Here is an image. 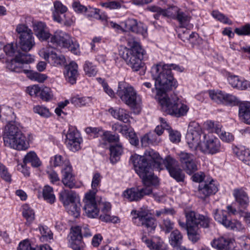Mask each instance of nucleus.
<instances>
[{"label":"nucleus","mask_w":250,"mask_h":250,"mask_svg":"<svg viewBox=\"0 0 250 250\" xmlns=\"http://www.w3.org/2000/svg\"><path fill=\"white\" fill-rule=\"evenodd\" d=\"M171 70L182 72L184 68L176 63H155L152 66L151 74L155 80L157 91L155 98L164 112L176 117H180L187 115L189 107L176 95L169 97L166 94L167 91L178 86Z\"/></svg>","instance_id":"f257e3e1"},{"label":"nucleus","mask_w":250,"mask_h":250,"mask_svg":"<svg viewBox=\"0 0 250 250\" xmlns=\"http://www.w3.org/2000/svg\"><path fill=\"white\" fill-rule=\"evenodd\" d=\"M130 160L133 165L136 173L142 179L145 187L141 189H127L123 192V196L130 201H138L144 196L152 193V189L151 187L156 185L158 183V180L154 176L152 168L144 154L142 156L137 154H133L130 157Z\"/></svg>","instance_id":"f03ea898"},{"label":"nucleus","mask_w":250,"mask_h":250,"mask_svg":"<svg viewBox=\"0 0 250 250\" xmlns=\"http://www.w3.org/2000/svg\"><path fill=\"white\" fill-rule=\"evenodd\" d=\"M144 155L151 167L160 170L165 167L168 170L170 175L176 181H183L185 174L178 167V162L170 156L167 157L163 160L159 154L153 149L146 150Z\"/></svg>","instance_id":"7ed1b4c3"},{"label":"nucleus","mask_w":250,"mask_h":250,"mask_svg":"<svg viewBox=\"0 0 250 250\" xmlns=\"http://www.w3.org/2000/svg\"><path fill=\"white\" fill-rule=\"evenodd\" d=\"M3 141L6 146L18 150H25L29 146V139L15 125L8 124L5 126Z\"/></svg>","instance_id":"20e7f679"},{"label":"nucleus","mask_w":250,"mask_h":250,"mask_svg":"<svg viewBox=\"0 0 250 250\" xmlns=\"http://www.w3.org/2000/svg\"><path fill=\"white\" fill-rule=\"evenodd\" d=\"M50 42L56 47L68 49L72 54L79 56L81 54L80 45L75 40L62 30L56 31L50 38Z\"/></svg>","instance_id":"39448f33"},{"label":"nucleus","mask_w":250,"mask_h":250,"mask_svg":"<svg viewBox=\"0 0 250 250\" xmlns=\"http://www.w3.org/2000/svg\"><path fill=\"white\" fill-rule=\"evenodd\" d=\"M54 10L52 12V18L56 21L66 27L74 26L76 18L70 12H66L67 8L60 1L54 3Z\"/></svg>","instance_id":"423d86ee"},{"label":"nucleus","mask_w":250,"mask_h":250,"mask_svg":"<svg viewBox=\"0 0 250 250\" xmlns=\"http://www.w3.org/2000/svg\"><path fill=\"white\" fill-rule=\"evenodd\" d=\"M16 32L19 39V46L22 51H30L35 46V42L33 33L31 29L25 24L17 25Z\"/></svg>","instance_id":"0eeeda50"},{"label":"nucleus","mask_w":250,"mask_h":250,"mask_svg":"<svg viewBox=\"0 0 250 250\" xmlns=\"http://www.w3.org/2000/svg\"><path fill=\"white\" fill-rule=\"evenodd\" d=\"M137 214L133 218V222L137 226H142L149 232L154 231L157 226L155 220L152 217V213L147 207L141 208L138 211H132L131 213Z\"/></svg>","instance_id":"6e6552de"},{"label":"nucleus","mask_w":250,"mask_h":250,"mask_svg":"<svg viewBox=\"0 0 250 250\" xmlns=\"http://www.w3.org/2000/svg\"><path fill=\"white\" fill-rule=\"evenodd\" d=\"M129 44L130 48L123 52L122 58L126 62H142L146 56L145 50L136 41L129 42Z\"/></svg>","instance_id":"1a4fd4ad"},{"label":"nucleus","mask_w":250,"mask_h":250,"mask_svg":"<svg viewBox=\"0 0 250 250\" xmlns=\"http://www.w3.org/2000/svg\"><path fill=\"white\" fill-rule=\"evenodd\" d=\"M202 131L200 126L195 122L190 123L188 127L186 139L189 147L193 150L199 149L202 140Z\"/></svg>","instance_id":"9d476101"},{"label":"nucleus","mask_w":250,"mask_h":250,"mask_svg":"<svg viewBox=\"0 0 250 250\" xmlns=\"http://www.w3.org/2000/svg\"><path fill=\"white\" fill-rule=\"evenodd\" d=\"M117 95L123 102L131 107H134L138 104L140 98L137 96L136 91L130 85H124L119 83Z\"/></svg>","instance_id":"9b49d317"},{"label":"nucleus","mask_w":250,"mask_h":250,"mask_svg":"<svg viewBox=\"0 0 250 250\" xmlns=\"http://www.w3.org/2000/svg\"><path fill=\"white\" fill-rule=\"evenodd\" d=\"M202 143L199 149L206 154L213 155L222 151L221 144L219 140L208 134H203Z\"/></svg>","instance_id":"f8f14e48"},{"label":"nucleus","mask_w":250,"mask_h":250,"mask_svg":"<svg viewBox=\"0 0 250 250\" xmlns=\"http://www.w3.org/2000/svg\"><path fill=\"white\" fill-rule=\"evenodd\" d=\"M3 50L6 55L14 57L10 62H34V56L27 53H22L20 50H17V44L13 43L7 44L3 47ZM5 62H9L6 61Z\"/></svg>","instance_id":"ddd939ff"},{"label":"nucleus","mask_w":250,"mask_h":250,"mask_svg":"<svg viewBox=\"0 0 250 250\" xmlns=\"http://www.w3.org/2000/svg\"><path fill=\"white\" fill-rule=\"evenodd\" d=\"M83 210L85 215L91 218L98 217L99 215V208L95 200V195L86 193L83 199Z\"/></svg>","instance_id":"4468645a"},{"label":"nucleus","mask_w":250,"mask_h":250,"mask_svg":"<svg viewBox=\"0 0 250 250\" xmlns=\"http://www.w3.org/2000/svg\"><path fill=\"white\" fill-rule=\"evenodd\" d=\"M205 125L208 130L216 133L222 141L226 143L233 141L234 136L231 133L223 130L222 126L219 123L207 121L205 123Z\"/></svg>","instance_id":"2eb2a0df"},{"label":"nucleus","mask_w":250,"mask_h":250,"mask_svg":"<svg viewBox=\"0 0 250 250\" xmlns=\"http://www.w3.org/2000/svg\"><path fill=\"white\" fill-rule=\"evenodd\" d=\"M178 159L181 166L188 174H192L198 169L194 156L185 151L178 154Z\"/></svg>","instance_id":"dca6fc26"},{"label":"nucleus","mask_w":250,"mask_h":250,"mask_svg":"<svg viewBox=\"0 0 250 250\" xmlns=\"http://www.w3.org/2000/svg\"><path fill=\"white\" fill-rule=\"evenodd\" d=\"M82 142V139L78 131L75 128H69L65 139L67 147L72 151H78L81 148Z\"/></svg>","instance_id":"f3484780"},{"label":"nucleus","mask_w":250,"mask_h":250,"mask_svg":"<svg viewBox=\"0 0 250 250\" xmlns=\"http://www.w3.org/2000/svg\"><path fill=\"white\" fill-rule=\"evenodd\" d=\"M125 30L146 37L147 35V29L145 24L137 20L128 18L125 21Z\"/></svg>","instance_id":"a211bd4d"},{"label":"nucleus","mask_w":250,"mask_h":250,"mask_svg":"<svg viewBox=\"0 0 250 250\" xmlns=\"http://www.w3.org/2000/svg\"><path fill=\"white\" fill-rule=\"evenodd\" d=\"M218 184L217 181L211 178L206 180L205 182L199 186L198 196L201 198H205L216 193L218 190Z\"/></svg>","instance_id":"6ab92c4d"},{"label":"nucleus","mask_w":250,"mask_h":250,"mask_svg":"<svg viewBox=\"0 0 250 250\" xmlns=\"http://www.w3.org/2000/svg\"><path fill=\"white\" fill-rule=\"evenodd\" d=\"M32 27L34 34L40 41L47 42L51 38L52 35L44 22L41 21L35 22L33 23Z\"/></svg>","instance_id":"aec40b11"},{"label":"nucleus","mask_w":250,"mask_h":250,"mask_svg":"<svg viewBox=\"0 0 250 250\" xmlns=\"http://www.w3.org/2000/svg\"><path fill=\"white\" fill-rule=\"evenodd\" d=\"M98 207L101 210V214L100 215L101 220L105 222L117 223L119 219L118 217L115 216H111L109 212L111 210V204L110 203L101 201L98 204Z\"/></svg>","instance_id":"412c9836"},{"label":"nucleus","mask_w":250,"mask_h":250,"mask_svg":"<svg viewBox=\"0 0 250 250\" xmlns=\"http://www.w3.org/2000/svg\"><path fill=\"white\" fill-rule=\"evenodd\" d=\"M82 229L79 226H75L71 228V231L68 235L69 242L71 247L74 250H80Z\"/></svg>","instance_id":"4be33fe9"},{"label":"nucleus","mask_w":250,"mask_h":250,"mask_svg":"<svg viewBox=\"0 0 250 250\" xmlns=\"http://www.w3.org/2000/svg\"><path fill=\"white\" fill-rule=\"evenodd\" d=\"M39 55L48 62H66V59L64 55L58 54L53 50L43 48L39 52Z\"/></svg>","instance_id":"5701e85b"},{"label":"nucleus","mask_w":250,"mask_h":250,"mask_svg":"<svg viewBox=\"0 0 250 250\" xmlns=\"http://www.w3.org/2000/svg\"><path fill=\"white\" fill-rule=\"evenodd\" d=\"M63 75L66 82L71 84L75 83L79 75L77 63H66L64 65Z\"/></svg>","instance_id":"b1692460"},{"label":"nucleus","mask_w":250,"mask_h":250,"mask_svg":"<svg viewBox=\"0 0 250 250\" xmlns=\"http://www.w3.org/2000/svg\"><path fill=\"white\" fill-rule=\"evenodd\" d=\"M173 9L176 12L174 20L178 22L180 28H187L191 19L189 13L184 11L179 7H173Z\"/></svg>","instance_id":"393cba45"},{"label":"nucleus","mask_w":250,"mask_h":250,"mask_svg":"<svg viewBox=\"0 0 250 250\" xmlns=\"http://www.w3.org/2000/svg\"><path fill=\"white\" fill-rule=\"evenodd\" d=\"M62 181L63 185L70 188H77L74 176L72 173V168L70 165H67L62 170Z\"/></svg>","instance_id":"a878e982"},{"label":"nucleus","mask_w":250,"mask_h":250,"mask_svg":"<svg viewBox=\"0 0 250 250\" xmlns=\"http://www.w3.org/2000/svg\"><path fill=\"white\" fill-rule=\"evenodd\" d=\"M59 199L64 206L80 200L79 195L74 191L63 189L59 193Z\"/></svg>","instance_id":"bb28decb"},{"label":"nucleus","mask_w":250,"mask_h":250,"mask_svg":"<svg viewBox=\"0 0 250 250\" xmlns=\"http://www.w3.org/2000/svg\"><path fill=\"white\" fill-rule=\"evenodd\" d=\"M229 83L234 88L244 90L250 88V82L238 76H230L228 78Z\"/></svg>","instance_id":"cd10ccee"},{"label":"nucleus","mask_w":250,"mask_h":250,"mask_svg":"<svg viewBox=\"0 0 250 250\" xmlns=\"http://www.w3.org/2000/svg\"><path fill=\"white\" fill-rule=\"evenodd\" d=\"M235 201L242 208H246L249 204V198L247 192L242 188H236L233 191Z\"/></svg>","instance_id":"c85d7f7f"},{"label":"nucleus","mask_w":250,"mask_h":250,"mask_svg":"<svg viewBox=\"0 0 250 250\" xmlns=\"http://www.w3.org/2000/svg\"><path fill=\"white\" fill-rule=\"evenodd\" d=\"M239 117L247 124L250 125V103L243 102L239 105Z\"/></svg>","instance_id":"c756f323"},{"label":"nucleus","mask_w":250,"mask_h":250,"mask_svg":"<svg viewBox=\"0 0 250 250\" xmlns=\"http://www.w3.org/2000/svg\"><path fill=\"white\" fill-rule=\"evenodd\" d=\"M234 153L246 164L250 166V151L243 146L233 148Z\"/></svg>","instance_id":"7c9ffc66"},{"label":"nucleus","mask_w":250,"mask_h":250,"mask_svg":"<svg viewBox=\"0 0 250 250\" xmlns=\"http://www.w3.org/2000/svg\"><path fill=\"white\" fill-rule=\"evenodd\" d=\"M142 240L151 250H160L164 244L163 240L158 237L150 240L146 236H143L142 237Z\"/></svg>","instance_id":"2f4dec72"},{"label":"nucleus","mask_w":250,"mask_h":250,"mask_svg":"<svg viewBox=\"0 0 250 250\" xmlns=\"http://www.w3.org/2000/svg\"><path fill=\"white\" fill-rule=\"evenodd\" d=\"M108 112L113 117L124 123H127L129 121L127 112L123 108L111 107L108 109Z\"/></svg>","instance_id":"473e14b6"},{"label":"nucleus","mask_w":250,"mask_h":250,"mask_svg":"<svg viewBox=\"0 0 250 250\" xmlns=\"http://www.w3.org/2000/svg\"><path fill=\"white\" fill-rule=\"evenodd\" d=\"M22 215L26 220L25 224L27 226H30L35 219L34 210L27 204L22 206Z\"/></svg>","instance_id":"72a5a7b5"},{"label":"nucleus","mask_w":250,"mask_h":250,"mask_svg":"<svg viewBox=\"0 0 250 250\" xmlns=\"http://www.w3.org/2000/svg\"><path fill=\"white\" fill-rule=\"evenodd\" d=\"M183 241V235L177 229L171 232L169 237V243L172 247L173 250L181 247Z\"/></svg>","instance_id":"f704fd0d"},{"label":"nucleus","mask_w":250,"mask_h":250,"mask_svg":"<svg viewBox=\"0 0 250 250\" xmlns=\"http://www.w3.org/2000/svg\"><path fill=\"white\" fill-rule=\"evenodd\" d=\"M15 118L13 109L8 106H0V119L7 122H12Z\"/></svg>","instance_id":"c9c22d12"},{"label":"nucleus","mask_w":250,"mask_h":250,"mask_svg":"<svg viewBox=\"0 0 250 250\" xmlns=\"http://www.w3.org/2000/svg\"><path fill=\"white\" fill-rule=\"evenodd\" d=\"M189 240L193 244L197 243L201 238V231L198 226L186 227Z\"/></svg>","instance_id":"e433bc0d"},{"label":"nucleus","mask_w":250,"mask_h":250,"mask_svg":"<svg viewBox=\"0 0 250 250\" xmlns=\"http://www.w3.org/2000/svg\"><path fill=\"white\" fill-rule=\"evenodd\" d=\"M110 152V160L112 164L116 163L120 159V156L123 152V146L121 143L112 145L109 148Z\"/></svg>","instance_id":"4c0bfd02"},{"label":"nucleus","mask_w":250,"mask_h":250,"mask_svg":"<svg viewBox=\"0 0 250 250\" xmlns=\"http://www.w3.org/2000/svg\"><path fill=\"white\" fill-rule=\"evenodd\" d=\"M24 74L26 75L27 77L30 80L39 83H43L48 78L47 76L45 74L39 73L30 70L29 66H28L27 70H24Z\"/></svg>","instance_id":"58836bf2"},{"label":"nucleus","mask_w":250,"mask_h":250,"mask_svg":"<svg viewBox=\"0 0 250 250\" xmlns=\"http://www.w3.org/2000/svg\"><path fill=\"white\" fill-rule=\"evenodd\" d=\"M120 137L118 134H113L110 131H104L100 140V145L105 146L107 143H118Z\"/></svg>","instance_id":"ea45409f"},{"label":"nucleus","mask_w":250,"mask_h":250,"mask_svg":"<svg viewBox=\"0 0 250 250\" xmlns=\"http://www.w3.org/2000/svg\"><path fill=\"white\" fill-rule=\"evenodd\" d=\"M23 163L24 164L30 163L34 167H38L42 165L39 158L34 151H30L25 155L23 159Z\"/></svg>","instance_id":"a19ab883"},{"label":"nucleus","mask_w":250,"mask_h":250,"mask_svg":"<svg viewBox=\"0 0 250 250\" xmlns=\"http://www.w3.org/2000/svg\"><path fill=\"white\" fill-rule=\"evenodd\" d=\"M230 242L229 239L221 237L214 239L211 242V245L218 250H227Z\"/></svg>","instance_id":"79ce46f5"},{"label":"nucleus","mask_w":250,"mask_h":250,"mask_svg":"<svg viewBox=\"0 0 250 250\" xmlns=\"http://www.w3.org/2000/svg\"><path fill=\"white\" fill-rule=\"evenodd\" d=\"M102 179V176L100 173H93L91 180V190L87 193L95 195L100 187Z\"/></svg>","instance_id":"37998d69"},{"label":"nucleus","mask_w":250,"mask_h":250,"mask_svg":"<svg viewBox=\"0 0 250 250\" xmlns=\"http://www.w3.org/2000/svg\"><path fill=\"white\" fill-rule=\"evenodd\" d=\"M42 194L43 199L47 202L52 204L55 202L56 197L51 187L48 185L45 186L43 188Z\"/></svg>","instance_id":"c03bdc74"},{"label":"nucleus","mask_w":250,"mask_h":250,"mask_svg":"<svg viewBox=\"0 0 250 250\" xmlns=\"http://www.w3.org/2000/svg\"><path fill=\"white\" fill-rule=\"evenodd\" d=\"M198 214H196L194 211L192 210L185 211L186 227L197 226Z\"/></svg>","instance_id":"a18cd8bd"},{"label":"nucleus","mask_w":250,"mask_h":250,"mask_svg":"<svg viewBox=\"0 0 250 250\" xmlns=\"http://www.w3.org/2000/svg\"><path fill=\"white\" fill-rule=\"evenodd\" d=\"M38 229L40 233L42 241L46 242L53 239V233L47 226L40 225Z\"/></svg>","instance_id":"49530a36"},{"label":"nucleus","mask_w":250,"mask_h":250,"mask_svg":"<svg viewBox=\"0 0 250 250\" xmlns=\"http://www.w3.org/2000/svg\"><path fill=\"white\" fill-rule=\"evenodd\" d=\"M224 226L228 229L235 231H241L244 229L241 223L236 219L229 220L227 219Z\"/></svg>","instance_id":"de8ad7c7"},{"label":"nucleus","mask_w":250,"mask_h":250,"mask_svg":"<svg viewBox=\"0 0 250 250\" xmlns=\"http://www.w3.org/2000/svg\"><path fill=\"white\" fill-rule=\"evenodd\" d=\"M67 210L69 214L72 215L73 217L77 218L80 214V201L78 202H73L69 205L64 206Z\"/></svg>","instance_id":"09e8293b"},{"label":"nucleus","mask_w":250,"mask_h":250,"mask_svg":"<svg viewBox=\"0 0 250 250\" xmlns=\"http://www.w3.org/2000/svg\"><path fill=\"white\" fill-rule=\"evenodd\" d=\"M213 216L215 221L224 225L227 220V212L225 210L216 209L213 211Z\"/></svg>","instance_id":"8fccbe9b"},{"label":"nucleus","mask_w":250,"mask_h":250,"mask_svg":"<svg viewBox=\"0 0 250 250\" xmlns=\"http://www.w3.org/2000/svg\"><path fill=\"white\" fill-rule=\"evenodd\" d=\"M112 129L114 131H117L121 133L126 138L129 135L130 132L133 131L132 128L128 127L127 125H122L119 123L113 124L112 126Z\"/></svg>","instance_id":"3c124183"},{"label":"nucleus","mask_w":250,"mask_h":250,"mask_svg":"<svg viewBox=\"0 0 250 250\" xmlns=\"http://www.w3.org/2000/svg\"><path fill=\"white\" fill-rule=\"evenodd\" d=\"M241 103V102H240L238 99L235 96L224 92L222 104L230 105H235L238 104H240Z\"/></svg>","instance_id":"603ef678"},{"label":"nucleus","mask_w":250,"mask_h":250,"mask_svg":"<svg viewBox=\"0 0 250 250\" xmlns=\"http://www.w3.org/2000/svg\"><path fill=\"white\" fill-rule=\"evenodd\" d=\"M28 63H7L6 68L11 71L24 73L27 70Z\"/></svg>","instance_id":"864d4df0"},{"label":"nucleus","mask_w":250,"mask_h":250,"mask_svg":"<svg viewBox=\"0 0 250 250\" xmlns=\"http://www.w3.org/2000/svg\"><path fill=\"white\" fill-rule=\"evenodd\" d=\"M99 11V10L98 9L93 8L89 6L88 7H87V10L84 11L83 14L89 20H91L93 18L98 20H104L102 16L100 15Z\"/></svg>","instance_id":"5fc2aeb1"},{"label":"nucleus","mask_w":250,"mask_h":250,"mask_svg":"<svg viewBox=\"0 0 250 250\" xmlns=\"http://www.w3.org/2000/svg\"><path fill=\"white\" fill-rule=\"evenodd\" d=\"M211 15L214 19H216L223 23L229 25H231L232 24L231 21L229 20V18H228L224 14L221 13L218 10L212 11Z\"/></svg>","instance_id":"6e6d98bb"},{"label":"nucleus","mask_w":250,"mask_h":250,"mask_svg":"<svg viewBox=\"0 0 250 250\" xmlns=\"http://www.w3.org/2000/svg\"><path fill=\"white\" fill-rule=\"evenodd\" d=\"M40 97L42 100L46 102L52 100L54 97L52 90L48 87H43L41 88Z\"/></svg>","instance_id":"4d7b16f0"},{"label":"nucleus","mask_w":250,"mask_h":250,"mask_svg":"<svg viewBox=\"0 0 250 250\" xmlns=\"http://www.w3.org/2000/svg\"><path fill=\"white\" fill-rule=\"evenodd\" d=\"M91 100L88 97H80L75 96L71 99L70 102L74 105L78 107L85 106L90 102Z\"/></svg>","instance_id":"13d9d810"},{"label":"nucleus","mask_w":250,"mask_h":250,"mask_svg":"<svg viewBox=\"0 0 250 250\" xmlns=\"http://www.w3.org/2000/svg\"><path fill=\"white\" fill-rule=\"evenodd\" d=\"M85 132L94 138L100 137L102 139L104 130L101 127H87L85 129Z\"/></svg>","instance_id":"bf43d9fd"},{"label":"nucleus","mask_w":250,"mask_h":250,"mask_svg":"<svg viewBox=\"0 0 250 250\" xmlns=\"http://www.w3.org/2000/svg\"><path fill=\"white\" fill-rule=\"evenodd\" d=\"M51 163L54 167H59L64 165V167L67 165H70L69 161L66 159H64L61 155H56L51 159Z\"/></svg>","instance_id":"052dcab7"},{"label":"nucleus","mask_w":250,"mask_h":250,"mask_svg":"<svg viewBox=\"0 0 250 250\" xmlns=\"http://www.w3.org/2000/svg\"><path fill=\"white\" fill-rule=\"evenodd\" d=\"M197 219L198 222L197 226L200 225L201 227L204 228H208L209 227L211 219L208 216L198 214V218H197Z\"/></svg>","instance_id":"680f3d73"},{"label":"nucleus","mask_w":250,"mask_h":250,"mask_svg":"<svg viewBox=\"0 0 250 250\" xmlns=\"http://www.w3.org/2000/svg\"><path fill=\"white\" fill-rule=\"evenodd\" d=\"M210 98L216 103L222 104L224 92L222 91L210 90L208 92Z\"/></svg>","instance_id":"e2e57ef3"},{"label":"nucleus","mask_w":250,"mask_h":250,"mask_svg":"<svg viewBox=\"0 0 250 250\" xmlns=\"http://www.w3.org/2000/svg\"><path fill=\"white\" fill-rule=\"evenodd\" d=\"M33 111L35 113L44 117H48L50 115L49 109L43 105H37L34 107Z\"/></svg>","instance_id":"0e129e2a"},{"label":"nucleus","mask_w":250,"mask_h":250,"mask_svg":"<svg viewBox=\"0 0 250 250\" xmlns=\"http://www.w3.org/2000/svg\"><path fill=\"white\" fill-rule=\"evenodd\" d=\"M41 88L37 84L28 86L26 87L25 92L32 97H37L40 93Z\"/></svg>","instance_id":"69168bd1"},{"label":"nucleus","mask_w":250,"mask_h":250,"mask_svg":"<svg viewBox=\"0 0 250 250\" xmlns=\"http://www.w3.org/2000/svg\"><path fill=\"white\" fill-rule=\"evenodd\" d=\"M234 33L238 36H250V23H247L240 28H236Z\"/></svg>","instance_id":"338daca9"},{"label":"nucleus","mask_w":250,"mask_h":250,"mask_svg":"<svg viewBox=\"0 0 250 250\" xmlns=\"http://www.w3.org/2000/svg\"><path fill=\"white\" fill-rule=\"evenodd\" d=\"M17 250H35V248L32 246L29 240L25 239L19 243Z\"/></svg>","instance_id":"774afa93"}]
</instances>
